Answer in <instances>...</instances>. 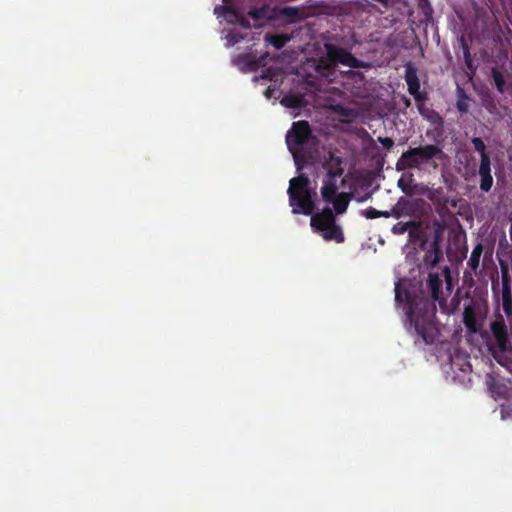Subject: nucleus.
<instances>
[{
  "mask_svg": "<svg viewBox=\"0 0 512 512\" xmlns=\"http://www.w3.org/2000/svg\"><path fill=\"white\" fill-rule=\"evenodd\" d=\"M427 287L431 293L429 298L424 291H412L403 288L398 282L395 285L396 304L405 303V313L417 339L426 345L434 344L439 335L438 321L436 318V302L444 313H449L447 301L442 296V279L437 273H429Z\"/></svg>",
  "mask_w": 512,
  "mask_h": 512,
  "instance_id": "obj_1",
  "label": "nucleus"
},
{
  "mask_svg": "<svg viewBox=\"0 0 512 512\" xmlns=\"http://www.w3.org/2000/svg\"><path fill=\"white\" fill-rule=\"evenodd\" d=\"M289 205L293 214L311 215L310 225L316 232L336 223L335 214L330 207L315 212V197L317 193L310 187V179L305 174L294 177L289 182L287 190Z\"/></svg>",
  "mask_w": 512,
  "mask_h": 512,
  "instance_id": "obj_2",
  "label": "nucleus"
},
{
  "mask_svg": "<svg viewBox=\"0 0 512 512\" xmlns=\"http://www.w3.org/2000/svg\"><path fill=\"white\" fill-rule=\"evenodd\" d=\"M313 139L310 125L305 120L294 122L286 134V144L293 156L298 171L316 161L317 148L305 147Z\"/></svg>",
  "mask_w": 512,
  "mask_h": 512,
  "instance_id": "obj_3",
  "label": "nucleus"
},
{
  "mask_svg": "<svg viewBox=\"0 0 512 512\" xmlns=\"http://www.w3.org/2000/svg\"><path fill=\"white\" fill-rule=\"evenodd\" d=\"M445 153L438 144H427L409 148L403 152L396 163L398 171L412 168H420L424 164H430L434 169L438 167L435 160H443Z\"/></svg>",
  "mask_w": 512,
  "mask_h": 512,
  "instance_id": "obj_4",
  "label": "nucleus"
},
{
  "mask_svg": "<svg viewBox=\"0 0 512 512\" xmlns=\"http://www.w3.org/2000/svg\"><path fill=\"white\" fill-rule=\"evenodd\" d=\"M324 49L326 54L319 59L316 65V70L319 73L333 70L339 64L350 68L363 67V63L345 48L326 42L324 43Z\"/></svg>",
  "mask_w": 512,
  "mask_h": 512,
  "instance_id": "obj_5",
  "label": "nucleus"
},
{
  "mask_svg": "<svg viewBox=\"0 0 512 512\" xmlns=\"http://www.w3.org/2000/svg\"><path fill=\"white\" fill-rule=\"evenodd\" d=\"M501 281H502V308L508 319H512V289L510 269L507 262L500 260Z\"/></svg>",
  "mask_w": 512,
  "mask_h": 512,
  "instance_id": "obj_6",
  "label": "nucleus"
},
{
  "mask_svg": "<svg viewBox=\"0 0 512 512\" xmlns=\"http://www.w3.org/2000/svg\"><path fill=\"white\" fill-rule=\"evenodd\" d=\"M490 330L500 351L507 352L512 350L508 328L501 314H498L496 319L491 322Z\"/></svg>",
  "mask_w": 512,
  "mask_h": 512,
  "instance_id": "obj_7",
  "label": "nucleus"
},
{
  "mask_svg": "<svg viewBox=\"0 0 512 512\" xmlns=\"http://www.w3.org/2000/svg\"><path fill=\"white\" fill-rule=\"evenodd\" d=\"M405 81L408 86V92L414 97L420 113L422 105L426 99V94L420 92V81L417 75V69L411 63L405 66Z\"/></svg>",
  "mask_w": 512,
  "mask_h": 512,
  "instance_id": "obj_8",
  "label": "nucleus"
},
{
  "mask_svg": "<svg viewBox=\"0 0 512 512\" xmlns=\"http://www.w3.org/2000/svg\"><path fill=\"white\" fill-rule=\"evenodd\" d=\"M343 161L340 156H336L332 151L327 152L323 157L322 167L327 171L326 177L338 178L344 173L342 167Z\"/></svg>",
  "mask_w": 512,
  "mask_h": 512,
  "instance_id": "obj_9",
  "label": "nucleus"
},
{
  "mask_svg": "<svg viewBox=\"0 0 512 512\" xmlns=\"http://www.w3.org/2000/svg\"><path fill=\"white\" fill-rule=\"evenodd\" d=\"M478 175L480 177L479 186L481 191L489 192L493 186V177L491 174V159L489 155H483L482 159H480Z\"/></svg>",
  "mask_w": 512,
  "mask_h": 512,
  "instance_id": "obj_10",
  "label": "nucleus"
},
{
  "mask_svg": "<svg viewBox=\"0 0 512 512\" xmlns=\"http://www.w3.org/2000/svg\"><path fill=\"white\" fill-rule=\"evenodd\" d=\"M440 241V234L436 232L433 241L430 244V249L425 253V263L435 266L440 262L443 257Z\"/></svg>",
  "mask_w": 512,
  "mask_h": 512,
  "instance_id": "obj_11",
  "label": "nucleus"
},
{
  "mask_svg": "<svg viewBox=\"0 0 512 512\" xmlns=\"http://www.w3.org/2000/svg\"><path fill=\"white\" fill-rule=\"evenodd\" d=\"M318 233H320L321 236L327 241H335L337 243H342L344 242L345 239L343 231L337 223L329 226L328 228L322 229Z\"/></svg>",
  "mask_w": 512,
  "mask_h": 512,
  "instance_id": "obj_12",
  "label": "nucleus"
},
{
  "mask_svg": "<svg viewBox=\"0 0 512 512\" xmlns=\"http://www.w3.org/2000/svg\"><path fill=\"white\" fill-rule=\"evenodd\" d=\"M335 180L336 178L326 177V179L323 181V186L321 187V196L326 203L331 202L333 198L339 194Z\"/></svg>",
  "mask_w": 512,
  "mask_h": 512,
  "instance_id": "obj_13",
  "label": "nucleus"
},
{
  "mask_svg": "<svg viewBox=\"0 0 512 512\" xmlns=\"http://www.w3.org/2000/svg\"><path fill=\"white\" fill-rule=\"evenodd\" d=\"M350 200L351 196L349 193L341 192L336 195L331 202L328 203L333 205V209L336 214L341 215L346 212Z\"/></svg>",
  "mask_w": 512,
  "mask_h": 512,
  "instance_id": "obj_14",
  "label": "nucleus"
},
{
  "mask_svg": "<svg viewBox=\"0 0 512 512\" xmlns=\"http://www.w3.org/2000/svg\"><path fill=\"white\" fill-rule=\"evenodd\" d=\"M463 323L470 333L477 332V319L475 309L473 306L468 305L464 308Z\"/></svg>",
  "mask_w": 512,
  "mask_h": 512,
  "instance_id": "obj_15",
  "label": "nucleus"
},
{
  "mask_svg": "<svg viewBox=\"0 0 512 512\" xmlns=\"http://www.w3.org/2000/svg\"><path fill=\"white\" fill-rule=\"evenodd\" d=\"M483 249L484 248H483L482 243L476 244L475 247L473 248L470 258L467 262L468 267L474 272H476L479 268L480 258L482 256Z\"/></svg>",
  "mask_w": 512,
  "mask_h": 512,
  "instance_id": "obj_16",
  "label": "nucleus"
},
{
  "mask_svg": "<svg viewBox=\"0 0 512 512\" xmlns=\"http://www.w3.org/2000/svg\"><path fill=\"white\" fill-rule=\"evenodd\" d=\"M265 41L279 50L283 48L287 42L290 41V36L286 34H266Z\"/></svg>",
  "mask_w": 512,
  "mask_h": 512,
  "instance_id": "obj_17",
  "label": "nucleus"
},
{
  "mask_svg": "<svg viewBox=\"0 0 512 512\" xmlns=\"http://www.w3.org/2000/svg\"><path fill=\"white\" fill-rule=\"evenodd\" d=\"M419 228V223L416 221H407V222H398L393 225L391 231L395 235H402L410 230V232H414Z\"/></svg>",
  "mask_w": 512,
  "mask_h": 512,
  "instance_id": "obj_18",
  "label": "nucleus"
},
{
  "mask_svg": "<svg viewBox=\"0 0 512 512\" xmlns=\"http://www.w3.org/2000/svg\"><path fill=\"white\" fill-rule=\"evenodd\" d=\"M362 215L365 216L367 219H376L379 217L389 218L392 215L398 217L399 213L396 212L394 209L391 211H379L373 207H368L367 209L362 211Z\"/></svg>",
  "mask_w": 512,
  "mask_h": 512,
  "instance_id": "obj_19",
  "label": "nucleus"
},
{
  "mask_svg": "<svg viewBox=\"0 0 512 512\" xmlns=\"http://www.w3.org/2000/svg\"><path fill=\"white\" fill-rule=\"evenodd\" d=\"M238 61L243 63L245 68L249 71H254L259 68L260 61L251 54H243L238 57Z\"/></svg>",
  "mask_w": 512,
  "mask_h": 512,
  "instance_id": "obj_20",
  "label": "nucleus"
},
{
  "mask_svg": "<svg viewBox=\"0 0 512 512\" xmlns=\"http://www.w3.org/2000/svg\"><path fill=\"white\" fill-rule=\"evenodd\" d=\"M491 74H492V77H493V80H494V84H495L496 89L498 90V92L504 93V91H505V79H504L503 74L496 67H493L491 69Z\"/></svg>",
  "mask_w": 512,
  "mask_h": 512,
  "instance_id": "obj_21",
  "label": "nucleus"
},
{
  "mask_svg": "<svg viewBox=\"0 0 512 512\" xmlns=\"http://www.w3.org/2000/svg\"><path fill=\"white\" fill-rule=\"evenodd\" d=\"M236 9L233 5L224 4V5H217L214 9V13L218 17H227L228 15L233 16V14H236Z\"/></svg>",
  "mask_w": 512,
  "mask_h": 512,
  "instance_id": "obj_22",
  "label": "nucleus"
},
{
  "mask_svg": "<svg viewBox=\"0 0 512 512\" xmlns=\"http://www.w3.org/2000/svg\"><path fill=\"white\" fill-rule=\"evenodd\" d=\"M233 20H228L230 23H236L244 29L251 28L250 21L236 9V14H233Z\"/></svg>",
  "mask_w": 512,
  "mask_h": 512,
  "instance_id": "obj_23",
  "label": "nucleus"
},
{
  "mask_svg": "<svg viewBox=\"0 0 512 512\" xmlns=\"http://www.w3.org/2000/svg\"><path fill=\"white\" fill-rule=\"evenodd\" d=\"M471 142L474 146V149L480 153V159H482L483 155H488L486 152V145L480 137H474Z\"/></svg>",
  "mask_w": 512,
  "mask_h": 512,
  "instance_id": "obj_24",
  "label": "nucleus"
},
{
  "mask_svg": "<svg viewBox=\"0 0 512 512\" xmlns=\"http://www.w3.org/2000/svg\"><path fill=\"white\" fill-rule=\"evenodd\" d=\"M266 14H267V11L264 7H260V8H257V7H254L252 9H250L247 13V15L253 19H263L266 17Z\"/></svg>",
  "mask_w": 512,
  "mask_h": 512,
  "instance_id": "obj_25",
  "label": "nucleus"
},
{
  "mask_svg": "<svg viewBox=\"0 0 512 512\" xmlns=\"http://www.w3.org/2000/svg\"><path fill=\"white\" fill-rule=\"evenodd\" d=\"M244 39V35L239 33V32H236V31H230L227 35H226V40L228 42V44L230 46H233L237 43H239L240 41H242Z\"/></svg>",
  "mask_w": 512,
  "mask_h": 512,
  "instance_id": "obj_26",
  "label": "nucleus"
},
{
  "mask_svg": "<svg viewBox=\"0 0 512 512\" xmlns=\"http://www.w3.org/2000/svg\"><path fill=\"white\" fill-rule=\"evenodd\" d=\"M335 111L343 116V117H347V118H351V117H354L356 114H355V111L351 108H347V107H343L341 105H337L335 107Z\"/></svg>",
  "mask_w": 512,
  "mask_h": 512,
  "instance_id": "obj_27",
  "label": "nucleus"
},
{
  "mask_svg": "<svg viewBox=\"0 0 512 512\" xmlns=\"http://www.w3.org/2000/svg\"><path fill=\"white\" fill-rule=\"evenodd\" d=\"M377 141L387 150H390L394 146V141L389 137H378Z\"/></svg>",
  "mask_w": 512,
  "mask_h": 512,
  "instance_id": "obj_28",
  "label": "nucleus"
},
{
  "mask_svg": "<svg viewBox=\"0 0 512 512\" xmlns=\"http://www.w3.org/2000/svg\"><path fill=\"white\" fill-rule=\"evenodd\" d=\"M283 102L286 103V106L291 107V108H296L300 104V101H299V99L297 97L285 98L283 100Z\"/></svg>",
  "mask_w": 512,
  "mask_h": 512,
  "instance_id": "obj_29",
  "label": "nucleus"
},
{
  "mask_svg": "<svg viewBox=\"0 0 512 512\" xmlns=\"http://www.w3.org/2000/svg\"><path fill=\"white\" fill-rule=\"evenodd\" d=\"M444 273H445V281L447 284V289L450 290L452 287V277H451L450 270L448 267L444 268Z\"/></svg>",
  "mask_w": 512,
  "mask_h": 512,
  "instance_id": "obj_30",
  "label": "nucleus"
},
{
  "mask_svg": "<svg viewBox=\"0 0 512 512\" xmlns=\"http://www.w3.org/2000/svg\"><path fill=\"white\" fill-rule=\"evenodd\" d=\"M464 62H465V65H466L467 69L470 71V73H471L472 75H474V74H475V71H476V68H475V67H474V65H473V60H472V59H470V60H465Z\"/></svg>",
  "mask_w": 512,
  "mask_h": 512,
  "instance_id": "obj_31",
  "label": "nucleus"
},
{
  "mask_svg": "<svg viewBox=\"0 0 512 512\" xmlns=\"http://www.w3.org/2000/svg\"><path fill=\"white\" fill-rule=\"evenodd\" d=\"M485 108L490 112L493 113L496 109V103L491 100L485 103Z\"/></svg>",
  "mask_w": 512,
  "mask_h": 512,
  "instance_id": "obj_32",
  "label": "nucleus"
},
{
  "mask_svg": "<svg viewBox=\"0 0 512 512\" xmlns=\"http://www.w3.org/2000/svg\"><path fill=\"white\" fill-rule=\"evenodd\" d=\"M457 109L460 111V112H467L468 111V106L466 103L464 102H461V101H458L457 102Z\"/></svg>",
  "mask_w": 512,
  "mask_h": 512,
  "instance_id": "obj_33",
  "label": "nucleus"
},
{
  "mask_svg": "<svg viewBox=\"0 0 512 512\" xmlns=\"http://www.w3.org/2000/svg\"><path fill=\"white\" fill-rule=\"evenodd\" d=\"M459 44H460V47L462 48V51H464V48H465V47H469L468 42H467V40H466V38H465V36H464V35H462V36L459 38Z\"/></svg>",
  "mask_w": 512,
  "mask_h": 512,
  "instance_id": "obj_34",
  "label": "nucleus"
},
{
  "mask_svg": "<svg viewBox=\"0 0 512 512\" xmlns=\"http://www.w3.org/2000/svg\"><path fill=\"white\" fill-rule=\"evenodd\" d=\"M463 58H464V61H465V60H470V59H472V56H471L470 48H469V47H465V48H464V51H463Z\"/></svg>",
  "mask_w": 512,
  "mask_h": 512,
  "instance_id": "obj_35",
  "label": "nucleus"
},
{
  "mask_svg": "<svg viewBox=\"0 0 512 512\" xmlns=\"http://www.w3.org/2000/svg\"><path fill=\"white\" fill-rule=\"evenodd\" d=\"M498 286H499V282H498V280H496V281H495V280H493V281H492V291H493L494 293H496V291H497V289H498Z\"/></svg>",
  "mask_w": 512,
  "mask_h": 512,
  "instance_id": "obj_36",
  "label": "nucleus"
},
{
  "mask_svg": "<svg viewBox=\"0 0 512 512\" xmlns=\"http://www.w3.org/2000/svg\"><path fill=\"white\" fill-rule=\"evenodd\" d=\"M272 92H273V90H272L270 87H268V88L266 89V91H265V96H266L267 98H270V97H271V95H272Z\"/></svg>",
  "mask_w": 512,
  "mask_h": 512,
  "instance_id": "obj_37",
  "label": "nucleus"
},
{
  "mask_svg": "<svg viewBox=\"0 0 512 512\" xmlns=\"http://www.w3.org/2000/svg\"><path fill=\"white\" fill-rule=\"evenodd\" d=\"M222 1H223V3H224V4H229V5H231V4H230V3H231V0H222Z\"/></svg>",
  "mask_w": 512,
  "mask_h": 512,
  "instance_id": "obj_38",
  "label": "nucleus"
},
{
  "mask_svg": "<svg viewBox=\"0 0 512 512\" xmlns=\"http://www.w3.org/2000/svg\"><path fill=\"white\" fill-rule=\"evenodd\" d=\"M261 77L262 78H269L270 76L268 75V73H264Z\"/></svg>",
  "mask_w": 512,
  "mask_h": 512,
  "instance_id": "obj_39",
  "label": "nucleus"
},
{
  "mask_svg": "<svg viewBox=\"0 0 512 512\" xmlns=\"http://www.w3.org/2000/svg\"><path fill=\"white\" fill-rule=\"evenodd\" d=\"M510 235L512 237V224H511V227H510Z\"/></svg>",
  "mask_w": 512,
  "mask_h": 512,
  "instance_id": "obj_40",
  "label": "nucleus"
}]
</instances>
